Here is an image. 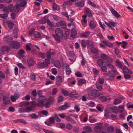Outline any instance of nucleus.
Here are the masks:
<instances>
[{
	"label": "nucleus",
	"mask_w": 133,
	"mask_h": 133,
	"mask_svg": "<svg viewBox=\"0 0 133 133\" xmlns=\"http://www.w3.org/2000/svg\"><path fill=\"white\" fill-rule=\"evenodd\" d=\"M55 66L58 68H60L61 67V64L60 62L58 61H56L55 63Z\"/></svg>",
	"instance_id": "obj_26"
},
{
	"label": "nucleus",
	"mask_w": 133,
	"mask_h": 133,
	"mask_svg": "<svg viewBox=\"0 0 133 133\" xmlns=\"http://www.w3.org/2000/svg\"><path fill=\"white\" fill-rule=\"evenodd\" d=\"M11 16L12 19H14L16 17L15 13L13 12L11 13Z\"/></svg>",
	"instance_id": "obj_62"
},
{
	"label": "nucleus",
	"mask_w": 133,
	"mask_h": 133,
	"mask_svg": "<svg viewBox=\"0 0 133 133\" xmlns=\"http://www.w3.org/2000/svg\"><path fill=\"white\" fill-rule=\"evenodd\" d=\"M83 129L87 132H90L92 131V129L89 126H86L84 127Z\"/></svg>",
	"instance_id": "obj_23"
},
{
	"label": "nucleus",
	"mask_w": 133,
	"mask_h": 133,
	"mask_svg": "<svg viewBox=\"0 0 133 133\" xmlns=\"http://www.w3.org/2000/svg\"><path fill=\"white\" fill-rule=\"evenodd\" d=\"M89 3L92 6L94 7H96V4L93 2H91L90 1H88Z\"/></svg>",
	"instance_id": "obj_61"
},
{
	"label": "nucleus",
	"mask_w": 133,
	"mask_h": 133,
	"mask_svg": "<svg viewBox=\"0 0 133 133\" xmlns=\"http://www.w3.org/2000/svg\"><path fill=\"white\" fill-rule=\"evenodd\" d=\"M19 6H19V5H17L16 4L15 7L14 9V11L15 12L17 13L20 10V8H19Z\"/></svg>",
	"instance_id": "obj_42"
},
{
	"label": "nucleus",
	"mask_w": 133,
	"mask_h": 133,
	"mask_svg": "<svg viewBox=\"0 0 133 133\" xmlns=\"http://www.w3.org/2000/svg\"><path fill=\"white\" fill-rule=\"evenodd\" d=\"M57 69L55 68H52L51 69V71L52 74L55 75H56L57 73Z\"/></svg>",
	"instance_id": "obj_57"
},
{
	"label": "nucleus",
	"mask_w": 133,
	"mask_h": 133,
	"mask_svg": "<svg viewBox=\"0 0 133 133\" xmlns=\"http://www.w3.org/2000/svg\"><path fill=\"white\" fill-rule=\"evenodd\" d=\"M77 34L76 30L73 29L72 30L71 32V36L72 38H75L77 36Z\"/></svg>",
	"instance_id": "obj_17"
},
{
	"label": "nucleus",
	"mask_w": 133,
	"mask_h": 133,
	"mask_svg": "<svg viewBox=\"0 0 133 133\" xmlns=\"http://www.w3.org/2000/svg\"><path fill=\"white\" fill-rule=\"evenodd\" d=\"M99 91L96 90H93L88 93V95L89 97L90 98H93L98 96H99Z\"/></svg>",
	"instance_id": "obj_2"
},
{
	"label": "nucleus",
	"mask_w": 133,
	"mask_h": 133,
	"mask_svg": "<svg viewBox=\"0 0 133 133\" xmlns=\"http://www.w3.org/2000/svg\"><path fill=\"white\" fill-rule=\"evenodd\" d=\"M122 71L124 74H127L129 72V70L126 66H124L122 69Z\"/></svg>",
	"instance_id": "obj_37"
},
{
	"label": "nucleus",
	"mask_w": 133,
	"mask_h": 133,
	"mask_svg": "<svg viewBox=\"0 0 133 133\" xmlns=\"http://www.w3.org/2000/svg\"><path fill=\"white\" fill-rule=\"evenodd\" d=\"M29 102L24 101L21 102L19 104V107L26 106L28 105L29 104Z\"/></svg>",
	"instance_id": "obj_15"
},
{
	"label": "nucleus",
	"mask_w": 133,
	"mask_h": 133,
	"mask_svg": "<svg viewBox=\"0 0 133 133\" xmlns=\"http://www.w3.org/2000/svg\"><path fill=\"white\" fill-rule=\"evenodd\" d=\"M39 99L41 101L44 102L46 100V99L44 96H41L39 97Z\"/></svg>",
	"instance_id": "obj_41"
},
{
	"label": "nucleus",
	"mask_w": 133,
	"mask_h": 133,
	"mask_svg": "<svg viewBox=\"0 0 133 133\" xmlns=\"http://www.w3.org/2000/svg\"><path fill=\"white\" fill-rule=\"evenodd\" d=\"M91 51L93 54L96 55L98 54V50L94 48H91Z\"/></svg>",
	"instance_id": "obj_29"
},
{
	"label": "nucleus",
	"mask_w": 133,
	"mask_h": 133,
	"mask_svg": "<svg viewBox=\"0 0 133 133\" xmlns=\"http://www.w3.org/2000/svg\"><path fill=\"white\" fill-rule=\"evenodd\" d=\"M85 12L86 14L88 16L90 17L92 16L91 10L88 8H86L85 9Z\"/></svg>",
	"instance_id": "obj_13"
},
{
	"label": "nucleus",
	"mask_w": 133,
	"mask_h": 133,
	"mask_svg": "<svg viewBox=\"0 0 133 133\" xmlns=\"http://www.w3.org/2000/svg\"><path fill=\"white\" fill-rule=\"evenodd\" d=\"M75 3L78 6L83 7L84 5V0H75Z\"/></svg>",
	"instance_id": "obj_5"
},
{
	"label": "nucleus",
	"mask_w": 133,
	"mask_h": 133,
	"mask_svg": "<svg viewBox=\"0 0 133 133\" xmlns=\"http://www.w3.org/2000/svg\"><path fill=\"white\" fill-rule=\"evenodd\" d=\"M96 22L93 21H91L90 22V26L91 29H94L96 27Z\"/></svg>",
	"instance_id": "obj_20"
},
{
	"label": "nucleus",
	"mask_w": 133,
	"mask_h": 133,
	"mask_svg": "<svg viewBox=\"0 0 133 133\" xmlns=\"http://www.w3.org/2000/svg\"><path fill=\"white\" fill-rule=\"evenodd\" d=\"M10 48L9 47L7 46H3L2 47L1 51H7L8 52L10 50Z\"/></svg>",
	"instance_id": "obj_21"
},
{
	"label": "nucleus",
	"mask_w": 133,
	"mask_h": 133,
	"mask_svg": "<svg viewBox=\"0 0 133 133\" xmlns=\"http://www.w3.org/2000/svg\"><path fill=\"white\" fill-rule=\"evenodd\" d=\"M9 36L8 35H6L4 37V39H6V41L7 43H8L9 42H10L12 40V38L11 37H9Z\"/></svg>",
	"instance_id": "obj_27"
},
{
	"label": "nucleus",
	"mask_w": 133,
	"mask_h": 133,
	"mask_svg": "<svg viewBox=\"0 0 133 133\" xmlns=\"http://www.w3.org/2000/svg\"><path fill=\"white\" fill-rule=\"evenodd\" d=\"M35 31V29L34 28H31L29 31V35H32L33 34L34 32Z\"/></svg>",
	"instance_id": "obj_53"
},
{
	"label": "nucleus",
	"mask_w": 133,
	"mask_h": 133,
	"mask_svg": "<svg viewBox=\"0 0 133 133\" xmlns=\"http://www.w3.org/2000/svg\"><path fill=\"white\" fill-rule=\"evenodd\" d=\"M109 72L110 74L109 77H114L116 75L118 74V72L115 70L109 71Z\"/></svg>",
	"instance_id": "obj_9"
},
{
	"label": "nucleus",
	"mask_w": 133,
	"mask_h": 133,
	"mask_svg": "<svg viewBox=\"0 0 133 133\" xmlns=\"http://www.w3.org/2000/svg\"><path fill=\"white\" fill-rule=\"evenodd\" d=\"M19 94L18 92H15L14 96L12 95L10 97V99L11 101L12 102H15L19 97Z\"/></svg>",
	"instance_id": "obj_4"
},
{
	"label": "nucleus",
	"mask_w": 133,
	"mask_h": 133,
	"mask_svg": "<svg viewBox=\"0 0 133 133\" xmlns=\"http://www.w3.org/2000/svg\"><path fill=\"white\" fill-rule=\"evenodd\" d=\"M126 74H124V76L125 78L126 79H128L130 78L131 77V76L130 75Z\"/></svg>",
	"instance_id": "obj_63"
},
{
	"label": "nucleus",
	"mask_w": 133,
	"mask_h": 133,
	"mask_svg": "<svg viewBox=\"0 0 133 133\" xmlns=\"http://www.w3.org/2000/svg\"><path fill=\"white\" fill-rule=\"evenodd\" d=\"M116 62L117 65H118L120 68H122L123 65L118 60H116Z\"/></svg>",
	"instance_id": "obj_55"
},
{
	"label": "nucleus",
	"mask_w": 133,
	"mask_h": 133,
	"mask_svg": "<svg viewBox=\"0 0 133 133\" xmlns=\"http://www.w3.org/2000/svg\"><path fill=\"white\" fill-rule=\"evenodd\" d=\"M16 4L20 6L23 7L26 5V2L24 0H19L17 1Z\"/></svg>",
	"instance_id": "obj_7"
},
{
	"label": "nucleus",
	"mask_w": 133,
	"mask_h": 133,
	"mask_svg": "<svg viewBox=\"0 0 133 133\" xmlns=\"http://www.w3.org/2000/svg\"><path fill=\"white\" fill-rule=\"evenodd\" d=\"M8 15L7 14H2L0 15V17L4 19H6L8 17Z\"/></svg>",
	"instance_id": "obj_45"
},
{
	"label": "nucleus",
	"mask_w": 133,
	"mask_h": 133,
	"mask_svg": "<svg viewBox=\"0 0 133 133\" xmlns=\"http://www.w3.org/2000/svg\"><path fill=\"white\" fill-rule=\"evenodd\" d=\"M101 69L102 71L103 72H106L107 71V68L106 66H102L101 67Z\"/></svg>",
	"instance_id": "obj_52"
},
{
	"label": "nucleus",
	"mask_w": 133,
	"mask_h": 133,
	"mask_svg": "<svg viewBox=\"0 0 133 133\" xmlns=\"http://www.w3.org/2000/svg\"><path fill=\"white\" fill-rule=\"evenodd\" d=\"M39 57L41 58H44L45 57V54L43 53H40L38 54Z\"/></svg>",
	"instance_id": "obj_54"
},
{
	"label": "nucleus",
	"mask_w": 133,
	"mask_h": 133,
	"mask_svg": "<svg viewBox=\"0 0 133 133\" xmlns=\"http://www.w3.org/2000/svg\"><path fill=\"white\" fill-rule=\"evenodd\" d=\"M17 65L20 68H21L23 69H25V68L24 66H23V64L21 63H18L17 64Z\"/></svg>",
	"instance_id": "obj_58"
},
{
	"label": "nucleus",
	"mask_w": 133,
	"mask_h": 133,
	"mask_svg": "<svg viewBox=\"0 0 133 133\" xmlns=\"http://www.w3.org/2000/svg\"><path fill=\"white\" fill-rule=\"evenodd\" d=\"M44 105V102L40 101L36 105L40 107H43Z\"/></svg>",
	"instance_id": "obj_47"
},
{
	"label": "nucleus",
	"mask_w": 133,
	"mask_h": 133,
	"mask_svg": "<svg viewBox=\"0 0 133 133\" xmlns=\"http://www.w3.org/2000/svg\"><path fill=\"white\" fill-rule=\"evenodd\" d=\"M39 22L41 23H45L47 22V20L46 17H44L42 18L41 19L39 20Z\"/></svg>",
	"instance_id": "obj_35"
},
{
	"label": "nucleus",
	"mask_w": 133,
	"mask_h": 133,
	"mask_svg": "<svg viewBox=\"0 0 133 133\" xmlns=\"http://www.w3.org/2000/svg\"><path fill=\"white\" fill-rule=\"evenodd\" d=\"M79 42L81 43L82 48H85L86 47V44L85 41L84 40H79Z\"/></svg>",
	"instance_id": "obj_28"
},
{
	"label": "nucleus",
	"mask_w": 133,
	"mask_h": 133,
	"mask_svg": "<svg viewBox=\"0 0 133 133\" xmlns=\"http://www.w3.org/2000/svg\"><path fill=\"white\" fill-rule=\"evenodd\" d=\"M25 51L22 50H19V51L18 52V53L20 56V57H23V54H24L25 53Z\"/></svg>",
	"instance_id": "obj_33"
},
{
	"label": "nucleus",
	"mask_w": 133,
	"mask_h": 133,
	"mask_svg": "<svg viewBox=\"0 0 133 133\" xmlns=\"http://www.w3.org/2000/svg\"><path fill=\"white\" fill-rule=\"evenodd\" d=\"M24 108V112H28L32 110L33 106H30L27 107H25Z\"/></svg>",
	"instance_id": "obj_19"
},
{
	"label": "nucleus",
	"mask_w": 133,
	"mask_h": 133,
	"mask_svg": "<svg viewBox=\"0 0 133 133\" xmlns=\"http://www.w3.org/2000/svg\"><path fill=\"white\" fill-rule=\"evenodd\" d=\"M51 105V103L50 101H48L46 102L44 105L45 107L46 108H49L50 107Z\"/></svg>",
	"instance_id": "obj_44"
},
{
	"label": "nucleus",
	"mask_w": 133,
	"mask_h": 133,
	"mask_svg": "<svg viewBox=\"0 0 133 133\" xmlns=\"http://www.w3.org/2000/svg\"><path fill=\"white\" fill-rule=\"evenodd\" d=\"M8 27L10 29H12L14 26V23L12 22H8Z\"/></svg>",
	"instance_id": "obj_34"
},
{
	"label": "nucleus",
	"mask_w": 133,
	"mask_h": 133,
	"mask_svg": "<svg viewBox=\"0 0 133 133\" xmlns=\"http://www.w3.org/2000/svg\"><path fill=\"white\" fill-rule=\"evenodd\" d=\"M90 32L89 31H87L85 32L81 33L80 36L81 37H87L90 34Z\"/></svg>",
	"instance_id": "obj_12"
},
{
	"label": "nucleus",
	"mask_w": 133,
	"mask_h": 133,
	"mask_svg": "<svg viewBox=\"0 0 133 133\" xmlns=\"http://www.w3.org/2000/svg\"><path fill=\"white\" fill-rule=\"evenodd\" d=\"M122 102L119 99L116 98L114 99V103L115 105L118 104Z\"/></svg>",
	"instance_id": "obj_36"
},
{
	"label": "nucleus",
	"mask_w": 133,
	"mask_h": 133,
	"mask_svg": "<svg viewBox=\"0 0 133 133\" xmlns=\"http://www.w3.org/2000/svg\"><path fill=\"white\" fill-rule=\"evenodd\" d=\"M47 66H48V65L46 64L45 62H39L37 65L38 67L39 68L45 67Z\"/></svg>",
	"instance_id": "obj_11"
},
{
	"label": "nucleus",
	"mask_w": 133,
	"mask_h": 133,
	"mask_svg": "<svg viewBox=\"0 0 133 133\" xmlns=\"http://www.w3.org/2000/svg\"><path fill=\"white\" fill-rule=\"evenodd\" d=\"M47 22L48 24L50 27H52L54 26V23L52 22H51L49 19H48Z\"/></svg>",
	"instance_id": "obj_43"
},
{
	"label": "nucleus",
	"mask_w": 133,
	"mask_h": 133,
	"mask_svg": "<svg viewBox=\"0 0 133 133\" xmlns=\"http://www.w3.org/2000/svg\"><path fill=\"white\" fill-rule=\"evenodd\" d=\"M71 70L70 69L69 66L67 65L66 66V74L68 75H69L71 72Z\"/></svg>",
	"instance_id": "obj_30"
},
{
	"label": "nucleus",
	"mask_w": 133,
	"mask_h": 133,
	"mask_svg": "<svg viewBox=\"0 0 133 133\" xmlns=\"http://www.w3.org/2000/svg\"><path fill=\"white\" fill-rule=\"evenodd\" d=\"M55 35L54 34L52 35L57 42L59 43L61 42V39L63 38L64 34L62 30L60 28H56L55 30Z\"/></svg>",
	"instance_id": "obj_1"
},
{
	"label": "nucleus",
	"mask_w": 133,
	"mask_h": 133,
	"mask_svg": "<svg viewBox=\"0 0 133 133\" xmlns=\"http://www.w3.org/2000/svg\"><path fill=\"white\" fill-rule=\"evenodd\" d=\"M65 127L67 129L69 130H71L72 128V125L69 123L66 124Z\"/></svg>",
	"instance_id": "obj_46"
},
{
	"label": "nucleus",
	"mask_w": 133,
	"mask_h": 133,
	"mask_svg": "<svg viewBox=\"0 0 133 133\" xmlns=\"http://www.w3.org/2000/svg\"><path fill=\"white\" fill-rule=\"evenodd\" d=\"M99 82L101 84H103L104 82V79L103 78H99L98 80Z\"/></svg>",
	"instance_id": "obj_64"
},
{
	"label": "nucleus",
	"mask_w": 133,
	"mask_h": 133,
	"mask_svg": "<svg viewBox=\"0 0 133 133\" xmlns=\"http://www.w3.org/2000/svg\"><path fill=\"white\" fill-rule=\"evenodd\" d=\"M58 90L56 88H54L52 90V95H55L56 94Z\"/></svg>",
	"instance_id": "obj_56"
},
{
	"label": "nucleus",
	"mask_w": 133,
	"mask_h": 133,
	"mask_svg": "<svg viewBox=\"0 0 133 133\" xmlns=\"http://www.w3.org/2000/svg\"><path fill=\"white\" fill-rule=\"evenodd\" d=\"M101 57L104 60H106L108 58V56L106 54H101Z\"/></svg>",
	"instance_id": "obj_40"
},
{
	"label": "nucleus",
	"mask_w": 133,
	"mask_h": 133,
	"mask_svg": "<svg viewBox=\"0 0 133 133\" xmlns=\"http://www.w3.org/2000/svg\"><path fill=\"white\" fill-rule=\"evenodd\" d=\"M64 99L63 97L61 96H59L58 98V102H61L63 101Z\"/></svg>",
	"instance_id": "obj_59"
},
{
	"label": "nucleus",
	"mask_w": 133,
	"mask_h": 133,
	"mask_svg": "<svg viewBox=\"0 0 133 133\" xmlns=\"http://www.w3.org/2000/svg\"><path fill=\"white\" fill-rule=\"evenodd\" d=\"M34 37L36 38H39L41 37V35L39 32H37L34 35Z\"/></svg>",
	"instance_id": "obj_60"
},
{
	"label": "nucleus",
	"mask_w": 133,
	"mask_h": 133,
	"mask_svg": "<svg viewBox=\"0 0 133 133\" xmlns=\"http://www.w3.org/2000/svg\"><path fill=\"white\" fill-rule=\"evenodd\" d=\"M102 125L100 126H98L95 127L94 128V130L97 132H99L102 129Z\"/></svg>",
	"instance_id": "obj_25"
},
{
	"label": "nucleus",
	"mask_w": 133,
	"mask_h": 133,
	"mask_svg": "<svg viewBox=\"0 0 133 133\" xmlns=\"http://www.w3.org/2000/svg\"><path fill=\"white\" fill-rule=\"evenodd\" d=\"M56 83L58 85L60 84L62 82V79L61 76H58L56 78Z\"/></svg>",
	"instance_id": "obj_14"
},
{
	"label": "nucleus",
	"mask_w": 133,
	"mask_h": 133,
	"mask_svg": "<svg viewBox=\"0 0 133 133\" xmlns=\"http://www.w3.org/2000/svg\"><path fill=\"white\" fill-rule=\"evenodd\" d=\"M9 11L10 12H13L14 9L13 5L12 4H9L8 6Z\"/></svg>",
	"instance_id": "obj_22"
},
{
	"label": "nucleus",
	"mask_w": 133,
	"mask_h": 133,
	"mask_svg": "<svg viewBox=\"0 0 133 133\" xmlns=\"http://www.w3.org/2000/svg\"><path fill=\"white\" fill-rule=\"evenodd\" d=\"M118 108V110L120 113L122 112L124 110V106L123 105L119 106Z\"/></svg>",
	"instance_id": "obj_51"
},
{
	"label": "nucleus",
	"mask_w": 133,
	"mask_h": 133,
	"mask_svg": "<svg viewBox=\"0 0 133 133\" xmlns=\"http://www.w3.org/2000/svg\"><path fill=\"white\" fill-rule=\"evenodd\" d=\"M68 107V105L66 103H65V104L59 107L58 108V109L60 110H62L66 109Z\"/></svg>",
	"instance_id": "obj_16"
},
{
	"label": "nucleus",
	"mask_w": 133,
	"mask_h": 133,
	"mask_svg": "<svg viewBox=\"0 0 133 133\" xmlns=\"http://www.w3.org/2000/svg\"><path fill=\"white\" fill-rule=\"evenodd\" d=\"M86 42L87 44L88 45V47L93 46L94 45V44L90 40H87L86 41Z\"/></svg>",
	"instance_id": "obj_39"
},
{
	"label": "nucleus",
	"mask_w": 133,
	"mask_h": 133,
	"mask_svg": "<svg viewBox=\"0 0 133 133\" xmlns=\"http://www.w3.org/2000/svg\"><path fill=\"white\" fill-rule=\"evenodd\" d=\"M23 100H26L27 101H29L30 100V96L29 95H27L25 97L22 98Z\"/></svg>",
	"instance_id": "obj_48"
},
{
	"label": "nucleus",
	"mask_w": 133,
	"mask_h": 133,
	"mask_svg": "<svg viewBox=\"0 0 133 133\" xmlns=\"http://www.w3.org/2000/svg\"><path fill=\"white\" fill-rule=\"evenodd\" d=\"M30 117L33 119H36L38 118L37 115L35 114H33L30 115Z\"/></svg>",
	"instance_id": "obj_50"
},
{
	"label": "nucleus",
	"mask_w": 133,
	"mask_h": 133,
	"mask_svg": "<svg viewBox=\"0 0 133 133\" xmlns=\"http://www.w3.org/2000/svg\"><path fill=\"white\" fill-rule=\"evenodd\" d=\"M110 11L112 14L116 17L119 18L120 17V15L118 12L112 8H111Z\"/></svg>",
	"instance_id": "obj_8"
},
{
	"label": "nucleus",
	"mask_w": 133,
	"mask_h": 133,
	"mask_svg": "<svg viewBox=\"0 0 133 133\" xmlns=\"http://www.w3.org/2000/svg\"><path fill=\"white\" fill-rule=\"evenodd\" d=\"M28 65L30 66H32L34 65L35 61L33 58L30 57L27 60Z\"/></svg>",
	"instance_id": "obj_10"
},
{
	"label": "nucleus",
	"mask_w": 133,
	"mask_h": 133,
	"mask_svg": "<svg viewBox=\"0 0 133 133\" xmlns=\"http://www.w3.org/2000/svg\"><path fill=\"white\" fill-rule=\"evenodd\" d=\"M9 45L11 47L16 49L19 48L20 47L19 43L16 41L11 42L9 44Z\"/></svg>",
	"instance_id": "obj_3"
},
{
	"label": "nucleus",
	"mask_w": 133,
	"mask_h": 133,
	"mask_svg": "<svg viewBox=\"0 0 133 133\" xmlns=\"http://www.w3.org/2000/svg\"><path fill=\"white\" fill-rule=\"evenodd\" d=\"M99 98L103 102L109 101L110 100V99L109 98H107L104 96L102 94H100L99 95Z\"/></svg>",
	"instance_id": "obj_6"
},
{
	"label": "nucleus",
	"mask_w": 133,
	"mask_h": 133,
	"mask_svg": "<svg viewBox=\"0 0 133 133\" xmlns=\"http://www.w3.org/2000/svg\"><path fill=\"white\" fill-rule=\"evenodd\" d=\"M59 24L62 28L65 29L66 28V25L65 22L61 21L59 22Z\"/></svg>",
	"instance_id": "obj_18"
},
{
	"label": "nucleus",
	"mask_w": 133,
	"mask_h": 133,
	"mask_svg": "<svg viewBox=\"0 0 133 133\" xmlns=\"http://www.w3.org/2000/svg\"><path fill=\"white\" fill-rule=\"evenodd\" d=\"M86 82V81L83 78L81 79L78 81V85H82Z\"/></svg>",
	"instance_id": "obj_32"
},
{
	"label": "nucleus",
	"mask_w": 133,
	"mask_h": 133,
	"mask_svg": "<svg viewBox=\"0 0 133 133\" xmlns=\"http://www.w3.org/2000/svg\"><path fill=\"white\" fill-rule=\"evenodd\" d=\"M0 77L2 79H4L5 77V74L1 71H0Z\"/></svg>",
	"instance_id": "obj_49"
},
{
	"label": "nucleus",
	"mask_w": 133,
	"mask_h": 133,
	"mask_svg": "<svg viewBox=\"0 0 133 133\" xmlns=\"http://www.w3.org/2000/svg\"><path fill=\"white\" fill-rule=\"evenodd\" d=\"M109 110H105L104 117L106 119H108L109 117Z\"/></svg>",
	"instance_id": "obj_38"
},
{
	"label": "nucleus",
	"mask_w": 133,
	"mask_h": 133,
	"mask_svg": "<svg viewBox=\"0 0 133 133\" xmlns=\"http://www.w3.org/2000/svg\"><path fill=\"white\" fill-rule=\"evenodd\" d=\"M114 130V128L112 126H109L107 128V130L109 133L112 132Z\"/></svg>",
	"instance_id": "obj_24"
},
{
	"label": "nucleus",
	"mask_w": 133,
	"mask_h": 133,
	"mask_svg": "<svg viewBox=\"0 0 133 133\" xmlns=\"http://www.w3.org/2000/svg\"><path fill=\"white\" fill-rule=\"evenodd\" d=\"M97 63L99 66H101L103 64V60L102 59H98L97 61Z\"/></svg>",
	"instance_id": "obj_31"
}]
</instances>
